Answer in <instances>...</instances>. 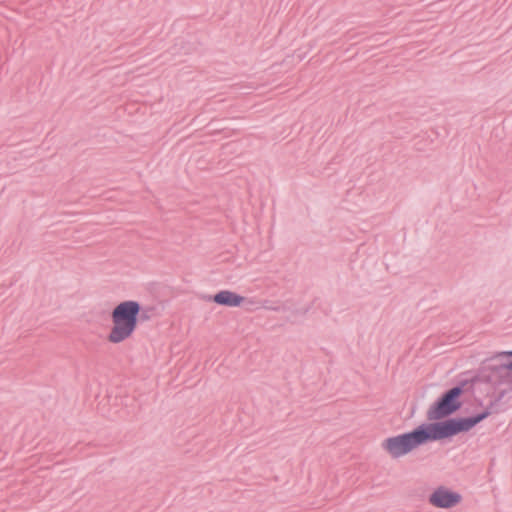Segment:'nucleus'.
Here are the masks:
<instances>
[{
	"label": "nucleus",
	"instance_id": "obj_6",
	"mask_svg": "<svg viewBox=\"0 0 512 512\" xmlns=\"http://www.w3.org/2000/svg\"><path fill=\"white\" fill-rule=\"evenodd\" d=\"M500 356H502V357L512 356V352H504V353H501ZM502 365H503L504 368L512 370V360L504 362Z\"/></svg>",
	"mask_w": 512,
	"mask_h": 512
},
{
	"label": "nucleus",
	"instance_id": "obj_2",
	"mask_svg": "<svg viewBox=\"0 0 512 512\" xmlns=\"http://www.w3.org/2000/svg\"><path fill=\"white\" fill-rule=\"evenodd\" d=\"M141 305L134 300H126L118 303L111 312V327L107 334L110 344L118 345L130 339L139 322Z\"/></svg>",
	"mask_w": 512,
	"mask_h": 512
},
{
	"label": "nucleus",
	"instance_id": "obj_4",
	"mask_svg": "<svg viewBox=\"0 0 512 512\" xmlns=\"http://www.w3.org/2000/svg\"><path fill=\"white\" fill-rule=\"evenodd\" d=\"M462 500L459 493L446 487L436 488L429 496V503L437 508H451L458 505Z\"/></svg>",
	"mask_w": 512,
	"mask_h": 512
},
{
	"label": "nucleus",
	"instance_id": "obj_5",
	"mask_svg": "<svg viewBox=\"0 0 512 512\" xmlns=\"http://www.w3.org/2000/svg\"><path fill=\"white\" fill-rule=\"evenodd\" d=\"M211 300L221 306L226 307H239L241 306L245 298L230 290H221L211 297Z\"/></svg>",
	"mask_w": 512,
	"mask_h": 512
},
{
	"label": "nucleus",
	"instance_id": "obj_1",
	"mask_svg": "<svg viewBox=\"0 0 512 512\" xmlns=\"http://www.w3.org/2000/svg\"><path fill=\"white\" fill-rule=\"evenodd\" d=\"M488 416L487 412L469 418H451L444 421L419 425L414 430L391 436L381 442L385 453L398 459L416 450L428 442L453 437L467 432Z\"/></svg>",
	"mask_w": 512,
	"mask_h": 512
},
{
	"label": "nucleus",
	"instance_id": "obj_3",
	"mask_svg": "<svg viewBox=\"0 0 512 512\" xmlns=\"http://www.w3.org/2000/svg\"><path fill=\"white\" fill-rule=\"evenodd\" d=\"M461 389L458 387L449 390L433 407L428 411L429 419H441L454 413L460 407L458 398L461 394Z\"/></svg>",
	"mask_w": 512,
	"mask_h": 512
}]
</instances>
